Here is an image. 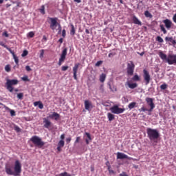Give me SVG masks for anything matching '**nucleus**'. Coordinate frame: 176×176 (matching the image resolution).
Segmentation results:
<instances>
[{
    "label": "nucleus",
    "mask_w": 176,
    "mask_h": 176,
    "mask_svg": "<svg viewBox=\"0 0 176 176\" xmlns=\"http://www.w3.org/2000/svg\"><path fill=\"white\" fill-rule=\"evenodd\" d=\"M12 57H13V58L14 60L15 63L17 65V68H19V58H18V57L15 54L12 55Z\"/></svg>",
    "instance_id": "30"
},
{
    "label": "nucleus",
    "mask_w": 176,
    "mask_h": 176,
    "mask_svg": "<svg viewBox=\"0 0 176 176\" xmlns=\"http://www.w3.org/2000/svg\"><path fill=\"white\" fill-rule=\"evenodd\" d=\"M17 98L19 99V100H22V98H23V93H19L17 94Z\"/></svg>",
    "instance_id": "41"
},
{
    "label": "nucleus",
    "mask_w": 176,
    "mask_h": 176,
    "mask_svg": "<svg viewBox=\"0 0 176 176\" xmlns=\"http://www.w3.org/2000/svg\"><path fill=\"white\" fill-rule=\"evenodd\" d=\"M14 130L16 133H20L21 132V129H20L19 126H18L16 125H14Z\"/></svg>",
    "instance_id": "40"
},
{
    "label": "nucleus",
    "mask_w": 176,
    "mask_h": 176,
    "mask_svg": "<svg viewBox=\"0 0 176 176\" xmlns=\"http://www.w3.org/2000/svg\"><path fill=\"white\" fill-rule=\"evenodd\" d=\"M64 145H65L64 140H60L58 144V146L63 148Z\"/></svg>",
    "instance_id": "34"
},
{
    "label": "nucleus",
    "mask_w": 176,
    "mask_h": 176,
    "mask_svg": "<svg viewBox=\"0 0 176 176\" xmlns=\"http://www.w3.org/2000/svg\"><path fill=\"white\" fill-rule=\"evenodd\" d=\"M47 118L58 121L60 118V115L56 112H53L52 114L49 115Z\"/></svg>",
    "instance_id": "15"
},
{
    "label": "nucleus",
    "mask_w": 176,
    "mask_h": 176,
    "mask_svg": "<svg viewBox=\"0 0 176 176\" xmlns=\"http://www.w3.org/2000/svg\"><path fill=\"white\" fill-rule=\"evenodd\" d=\"M116 53L115 52H111L109 54V57H113V56H116Z\"/></svg>",
    "instance_id": "53"
},
{
    "label": "nucleus",
    "mask_w": 176,
    "mask_h": 176,
    "mask_svg": "<svg viewBox=\"0 0 176 176\" xmlns=\"http://www.w3.org/2000/svg\"><path fill=\"white\" fill-rule=\"evenodd\" d=\"M100 90L102 91H104V85H101Z\"/></svg>",
    "instance_id": "62"
},
{
    "label": "nucleus",
    "mask_w": 176,
    "mask_h": 176,
    "mask_svg": "<svg viewBox=\"0 0 176 176\" xmlns=\"http://www.w3.org/2000/svg\"><path fill=\"white\" fill-rule=\"evenodd\" d=\"M135 65L133 61H130L127 64V68H126V72H127V75L129 76H132L134 74V70H135Z\"/></svg>",
    "instance_id": "5"
},
{
    "label": "nucleus",
    "mask_w": 176,
    "mask_h": 176,
    "mask_svg": "<svg viewBox=\"0 0 176 176\" xmlns=\"http://www.w3.org/2000/svg\"><path fill=\"white\" fill-rule=\"evenodd\" d=\"M165 41L168 43L169 45L172 43L173 45H175L176 41L173 38V37H166Z\"/></svg>",
    "instance_id": "18"
},
{
    "label": "nucleus",
    "mask_w": 176,
    "mask_h": 176,
    "mask_svg": "<svg viewBox=\"0 0 176 176\" xmlns=\"http://www.w3.org/2000/svg\"><path fill=\"white\" fill-rule=\"evenodd\" d=\"M25 70L28 72H30L32 71V69L30 67V66L27 65L25 67Z\"/></svg>",
    "instance_id": "50"
},
{
    "label": "nucleus",
    "mask_w": 176,
    "mask_h": 176,
    "mask_svg": "<svg viewBox=\"0 0 176 176\" xmlns=\"http://www.w3.org/2000/svg\"><path fill=\"white\" fill-rule=\"evenodd\" d=\"M133 21L137 25H142V22L135 16H133Z\"/></svg>",
    "instance_id": "20"
},
{
    "label": "nucleus",
    "mask_w": 176,
    "mask_h": 176,
    "mask_svg": "<svg viewBox=\"0 0 176 176\" xmlns=\"http://www.w3.org/2000/svg\"><path fill=\"white\" fill-rule=\"evenodd\" d=\"M136 105H137V102H131V103L129 104L128 107H129V109L130 110H131V109L135 108V107H136Z\"/></svg>",
    "instance_id": "26"
},
{
    "label": "nucleus",
    "mask_w": 176,
    "mask_h": 176,
    "mask_svg": "<svg viewBox=\"0 0 176 176\" xmlns=\"http://www.w3.org/2000/svg\"><path fill=\"white\" fill-rule=\"evenodd\" d=\"M110 111L112 113L119 115L125 111V109L120 108L118 105H114L111 107Z\"/></svg>",
    "instance_id": "7"
},
{
    "label": "nucleus",
    "mask_w": 176,
    "mask_h": 176,
    "mask_svg": "<svg viewBox=\"0 0 176 176\" xmlns=\"http://www.w3.org/2000/svg\"><path fill=\"white\" fill-rule=\"evenodd\" d=\"M80 140V136L77 137L75 141V144H78Z\"/></svg>",
    "instance_id": "52"
},
{
    "label": "nucleus",
    "mask_w": 176,
    "mask_h": 176,
    "mask_svg": "<svg viewBox=\"0 0 176 176\" xmlns=\"http://www.w3.org/2000/svg\"><path fill=\"white\" fill-rule=\"evenodd\" d=\"M85 32H86V34H90V32H89V30H88V29H86L85 30Z\"/></svg>",
    "instance_id": "64"
},
{
    "label": "nucleus",
    "mask_w": 176,
    "mask_h": 176,
    "mask_svg": "<svg viewBox=\"0 0 176 176\" xmlns=\"http://www.w3.org/2000/svg\"><path fill=\"white\" fill-rule=\"evenodd\" d=\"M34 107H37L38 106V108L40 109H43V104L41 101H36L34 102Z\"/></svg>",
    "instance_id": "21"
},
{
    "label": "nucleus",
    "mask_w": 176,
    "mask_h": 176,
    "mask_svg": "<svg viewBox=\"0 0 176 176\" xmlns=\"http://www.w3.org/2000/svg\"><path fill=\"white\" fill-rule=\"evenodd\" d=\"M108 85L109 87V89L111 92H116L117 91V87L115 85H111L110 83H108Z\"/></svg>",
    "instance_id": "24"
},
{
    "label": "nucleus",
    "mask_w": 176,
    "mask_h": 176,
    "mask_svg": "<svg viewBox=\"0 0 176 176\" xmlns=\"http://www.w3.org/2000/svg\"><path fill=\"white\" fill-rule=\"evenodd\" d=\"M71 27H72V29H71V31H70V34H71V35H74L75 34L74 26L73 25H72Z\"/></svg>",
    "instance_id": "38"
},
{
    "label": "nucleus",
    "mask_w": 176,
    "mask_h": 176,
    "mask_svg": "<svg viewBox=\"0 0 176 176\" xmlns=\"http://www.w3.org/2000/svg\"><path fill=\"white\" fill-rule=\"evenodd\" d=\"M28 36H29V38H33V36H34V33L33 32H30Z\"/></svg>",
    "instance_id": "42"
},
{
    "label": "nucleus",
    "mask_w": 176,
    "mask_h": 176,
    "mask_svg": "<svg viewBox=\"0 0 176 176\" xmlns=\"http://www.w3.org/2000/svg\"><path fill=\"white\" fill-rule=\"evenodd\" d=\"M80 65V63H76L74 65V67H73V73L74 74H77Z\"/></svg>",
    "instance_id": "22"
},
{
    "label": "nucleus",
    "mask_w": 176,
    "mask_h": 176,
    "mask_svg": "<svg viewBox=\"0 0 176 176\" xmlns=\"http://www.w3.org/2000/svg\"><path fill=\"white\" fill-rule=\"evenodd\" d=\"M5 71L8 73L10 72V65H6L5 67Z\"/></svg>",
    "instance_id": "39"
},
{
    "label": "nucleus",
    "mask_w": 176,
    "mask_h": 176,
    "mask_svg": "<svg viewBox=\"0 0 176 176\" xmlns=\"http://www.w3.org/2000/svg\"><path fill=\"white\" fill-rule=\"evenodd\" d=\"M62 36H63V38H65V36H66V31H65V29L63 30V32H62Z\"/></svg>",
    "instance_id": "51"
},
{
    "label": "nucleus",
    "mask_w": 176,
    "mask_h": 176,
    "mask_svg": "<svg viewBox=\"0 0 176 176\" xmlns=\"http://www.w3.org/2000/svg\"><path fill=\"white\" fill-rule=\"evenodd\" d=\"M69 67L68 66H63L62 67V71L63 72H66L68 69Z\"/></svg>",
    "instance_id": "48"
},
{
    "label": "nucleus",
    "mask_w": 176,
    "mask_h": 176,
    "mask_svg": "<svg viewBox=\"0 0 176 176\" xmlns=\"http://www.w3.org/2000/svg\"><path fill=\"white\" fill-rule=\"evenodd\" d=\"M144 15L147 18H150V19L153 18V14L148 10L145 11Z\"/></svg>",
    "instance_id": "29"
},
{
    "label": "nucleus",
    "mask_w": 176,
    "mask_h": 176,
    "mask_svg": "<svg viewBox=\"0 0 176 176\" xmlns=\"http://www.w3.org/2000/svg\"><path fill=\"white\" fill-rule=\"evenodd\" d=\"M60 139H61L60 140H63V141L65 139V134L64 133L60 135Z\"/></svg>",
    "instance_id": "57"
},
{
    "label": "nucleus",
    "mask_w": 176,
    "mask_h": 176,
    "mask_svg": "<svg viewBox=\"0 0 176 176\" xmlns=\"http://www.w3.org/2000/svg\"><path fill=\"white\" fill-rule=\"evenodd\" d=\"M58 176H72L71 174H69L67 172H63L58 175Z\"/></svg>",
    "instance_id": "32"
},
{
    "label": "nucleus",
    "mask_w": 176,
    "mask_h": 176,
    "mask_svg": "<svg viewBox=\"0 0 176 176\" xmlns=\"http://www.w3.org/2000/svg\"><path fill=\"white\" fill-rule=\"evenodd\" d=\"M5 171L8 175L20 176L22 171L21 162L19 160H16L14 162V167L9 164H6L5 166Z\"/></svg>",
    "instance_id": "1"
},
{
    "label": "nucleus",
    "mask_w": 176,
    "mask_h": 176,
    "mask_svg": "<svg viewBox=\"0 0 176 176\" xmlns=\"http://www.w3.org/2000/svg\"><path fill=\"white\" fill-rule=\"evenodd\" d=\"M28 54V52L27 50H24L23 54H21L22 57H25Z\"/></svg>",
    "instance_id": "47"
},
{
    "label": "nucleus",
    "mask_w": 176,
    "mask_h": 176,
    "mask_svg": "<svg viewBox=\"0 0 176 176\" xmlns=\"http://www.w3.org/2000/svg\"><path fill=\"white\" fill-rule=\"evenodd\" d=\"M61 148H62L61 146H58L57 150H58V152L61 151Z\"/></svg>",
    "instance_id": "60"
},
{
    "label": "nucleus",
    "mask_w": 176,
    "mask_h": 176,
    "mask_svg": "<svg viewBox=\"0 0 176 176\" xmlns=\"http://www.w3.org/2000/svg\"><path fill=\"white\" fill-rule=\"evenodd\" d=\"M49 19L50 20V28L51 30H52L53 31L57 27V20L58 18L57 17H49Z\"/></svg>",
    "instance_id": "8"
},
{
    "label": "nucleus",
    "mask_w": 176,
    "mask_h": 176,
    "mask_svg": "<svg viewBox=\"0 0 176 176\" xmlns=\"http://www.w3.org/2000/svg\"><path fill=\"white\" fill-rule=\"evenodd\" d=\"M74 78L75 80H78L77 74H74Z\"/></svg>",
    "instance_id": "58"
},
{
    "label": "nucleus",
    "mask_w": 176,
    "mask_h": 176,
    "mask_svg": "<svg viewBox=\"0 0 176 176\" xmlns=\"http://www.w3.org/2000/svg\"><path fill=\"white\" fill-rule=\"evenodd\" d=\"M85 141H86L87 145H89V140H88V139H86Z\"/></svg>",
    "instance_id": "63"
},
{
    "label": "nucleus",
    "mask_w": 176,
    "mask_h": 176,
    "mask_svg": "<svg viewBox=\"0 0 176 176\" xmlns=\"http://www.w3.org/2000/svg\"><path fill=\"white\" fill-rule=\"evenodd\" d=\"M39 11L41 14H45V6L43 5L41 8V9H39Z\"/></svg>",
    "instance_id": "33"
},
{
    "label": "nucleus",
    "mask_w": 176,
    "mask_h": 176,
    "mask_svg": "<svg viewBox=\"0 0 176 176\" xmlns=\"http://www.w3.org/2000/svg\"><path fill=\"white\" fill-rule=\"evenodd\" d=\"M127 85L131 89H135L138 87V84L136 82L131 83L129 82H127Z\"/></svg>",
    "instance_id": "19"
},
{
    "label": "nucleus",
    "mask_w": 176,
    "mask_h": 176,
    "mask_svg": "<svg viewBox=\"0 0 176 176\" xmlns=\"http://www.w3.org/2000/svg\"><path fill=\"white\" fill-rule=\"evenodd\" d=\"M71 141H72L71 138H68L66 139V142H67V144H69Z\"/></svg>",
    "instance_id": "55"
},
{
    "label": "nucleus",
    "mask_w": 176,
    "mask_h": 176,
    "mask_svg": "<svg viewBox=\"0 0 176 176\" xmlns=\"http://www.w3.org/2000/svg\"><path fill=\"white\" fill-rule=\"evenodd\" d=\"M149 109L145 108L144 107H142L141 109H139V111L141 112H145L148 111V112Z\"/></svg>",
    "instance_id": "37"
},
{
    "label": "nucleus",
    "mask_w": 176,
    "mask_h": 176,
    "mask_svg": "<svg viewBox=\"0 0 176 176\" xmlns=\"http://www.w3.org/2000/svg\"><path fill=\"white\" fill-rule=\"evenodd\" d=\"M40 56H39V57H40V58H43V56H44V50H41V51H40Z\"/></svg>",
    "instance_id": "44"
},
{
    "label": "nucleus",
    "mask_w": 176,
    "mask_h": 176,
    "mask_svg": "<svg viewBox=\"0 0 176 176\" xmlns=\"http://www.w3.org/2000/svg\"><path fill=\"white\" fill-rule=\"evenodd\" d=\"M120 176H129L126 172H122V173L120 174Z\"/></svg>",
    "instance_id": "54"
},
{
    "label": "nucleus",
    "mask_w": 176,
    "mask_h": 176,
    "mask_svg": "<svg viewBox=\"0 0 176 176\" xmlns=\"http://www.w3.org/2000/svg\"><path fill=\"white\" fill-rule=\"evenodd\" d=\"M3 46H4V47H6V48L7 49L8 51L10 52V53H11V54H12V56H14V55L15 54H14V52L12 51L10 47H8L7 45H3Z\"/></svg>",
    "instance_id": "35"
},
{
    "label": "nucleus",
    "mask_w": 176,
    "mask_h": 176,
    "mask_svg": "<svg viewBox=\"0 0 176 176\" xmlns=\"http://www.w3.org/2000/svg\"><path fill=\"white\" fill-rule=\"evenodd\" d=\"M102 63V60H99L96 63V67H100V65Z\"/></svg>",
    "instance_id": "49"
},
{
    "label": "nucleus",
    "mask_w": 176,
    "mask_h": 176,
    "mask_svg": "<svg viewBox=\"0 0 176 176\" xmlns=\"http://www.w3.org/2000/svg\"><path fill=\"white\" fill-rule=\"evenodd\" d=\"M159 56H160V58H162V60L163 61H166V63H167V61H168V56H167L166 54H164L162 51L160 52Z\"/></svg>",
    "instance_id": "17"
},
{
    "label": "nucleus",
    "mask_w": 176,
    "mask_h": 176,
    "mask_svg": "<svg viewBox=\"0 0 176 176\" xmlns=\"http://www.w3.org/2000/svg\"><path fill=\"white\" fill-rule=\"evenodd\" d=\"M143 78L146 85H149L151 80V74H149V72L146 69L143 70Z\"/></svg>",
    "instance_id": "6"
},
{
    "label": "nucleus",
    "mask_w": 176,
    "mask_h": 176,
    "mask_svg": "<svg viewBox=\"0 0 176 176\" xmlns=\"http://www.w3.org/2000/svg\"><path fill=\"white\" fill-rule=\"evenodd\" d=\"M109 172L110 174H115V172H114L113 170H111H111H109Z\"/></svg>",
    "instance_id": "61"
},
{
    "label": "nucleus",
    "mask_w": 176,
    "mask_h": 176,
    "mask_svg": "<svg viewBox=\"0 0 176 176\" xmlns=\"http://www.w3.org/2000/svg\"><path fill=\"white\" fill-rule=\"evenodd\" d=\"M167 87H168V85L166 83H164L163 85H161L160 89L162 90H166Z\"/></svg>",
    "instance_id": "36"
},
{
    "label": "nucleus",
    "mask_w": 176,
    "mask_h": 176,
    "mask_svg": "<svg viewBox=\"0 0 176 176\" xmlns=\"http://www.w3.org/2000/svg\"><path fill=\"white\" fill-rule=\"evenodd\" d=\"M157 41H158V42H160V43H162V42H164L163 38H162L161 36H157Z\"/></svg>",
    "instance_id": "45"
},
{
    "label": "nucleus",
    "mask_w": 176,
    "mask_h": 176,
    "mask_svg": "<svg viewBox=\"0 0 176 176\" xmlns=\"http://www.w3.org/2000/svg\"><path fill=\"white\" fill-rule=\"evenodd\" d=\"M107 117L110 122L113 121L115 119V116L111 113H108Z\"/></svg>",
    "instance_id": "28"
},
{
    "label": "nucleus",
    "mask_w": 176,
    "mask_h": 176,
    "mask_svg": "<svg viewBox=\"0 0 176 176\" xmlns=\"http://www.w3.org/2000/svg\"><path fill=\"white\" fill-rule=\"evenodd\" d=\"M146 101L148 103V106L151 107V108L148 110V112H152V111L155 108V104L153 103V100L151 98H146Z\"/></svg>",
    "instance_id": "13"
},
{
    "label": "nucleus",
    "mask_w": 176,
    "mask_h": 176,
    "mask_svg": "<svg viewBox=\"0 0 176 176\" xmlns=\"http://www.w3.org/2000/svg\"><path fill=\"white\" fill-rule=\"evenodd\" d=\"M117 159L118 160H124V159L131 160V157H129L127 155L123 153L118 152Z\"/></svg>",
    "instance_id": "14"
},
{
    "label": "nucleus",
    "mask_w": 176,
    "mask_h": 176,
    "mask_svg": "<svg viewBox=\"0 0 176 176\" xmlns=\"http://www.w3.org/2000/svg\"><path fill=\"white\" fill-rule=\"evenodd\" d=\"M163 23L165 24V27L167 28V30H170L173 23L170 19H165L163 21Z\"/></svg>",
    "instance_id": "16"
},
{
    "label": "nucleus",
    "mask_w": 176,
    "mask_h": 176,
    "mask_svg": "<svg viewBox=\"0 0 176 176\" xmlns=\"http://www.w3.org/2000/svg\"><path fill=\"white\" fill-rule=\"evenodd\" d=\"M85 135H87L89 140L91 141V135L89 133L85 132Z\"/></svg>",
    "instance_id": "46"
},
{
    "label": "nucleus",
    "mask_w": 176,
    "mask_h": 176,
    "mask_svg": "<svg viewBox=\"0 0 176 176\" xmlns=\"http://www.w3.org/2000/svg\"><path fill=\"white\" fill-rule=\"evenodd\" d=\"M3 36H6V38H8V34L7 32H4L3 33Z\"/></svg>",
    "instance_id": "56"
},
{
    "label": "nucleus",
    "mask_w": 176,
    "mask_h": 176,
    "mask_svg": "<svg viewBox=\"0 0 176 176\" xmlns=\"http://www.w3.org/2000/svg\"><path fill=\"white\" fill-rule=\"evenodd\" d=\"M30 141L39 148H41L45 145V142L42 141V139L36 135L32 136L30 138Z\"/></svg>",
    "instance_id": "3"
},
{
    "label": "nucleus",
    "mask_w": 176,
    "mask_h": 176,
    "mask_svg": "<svg viewBox=\"0 0 176 176\" xmlns=\"http://www.w3.org/2000/svg\"><path fill=\"white\" fill-rule=\"evenodd\" d=\"M148 138L151 142H155V140H158L160 137V133L157 129L148 128L147 129Z\"/></svg>",
    "instance_id": "2"
},
{
    "label": "nucleus",
    "mask_w": 176,
    "mask_h": 176,
    "mask_svg": "<svg viewBox=\"0 0 176 176\" xmlns=\"http://www.w3.org/2000/svg\"><path fill=\"white\" fill-rule=\"evenodd\" d=\"M173 21H174L175 23H176V14L173 16Z\"/></svg>",
    "instance_id": "59"
},
{
    "label": "nucleus",
    "mask_w": 176,
    "mask_h": 176,
    "mask_svg": "<svg viewBox=\"0 0 176 176\" xmlns=\"http://www.w3.org/2000/svg\"><path fill=\"white\" fill-rule=\"evenodd\" d=\"M131 80L133 81V82H140V77L138 76V74H135L134 75V76L131 78Z\"/></svg>",
    "instance_id": "23"
},
{
    "label": "nucleus",
    "mask_w": 176,
    "mask_h": 176,
    "mask_svg": "<svg viewBox=\"0 0 176 176\" xmlns=\"http://www.w3.org/2000/svg\"><path fill=\"white\" fill-rule=\"evenodd\" d=\"M93 108H94V105L92 104V102L90 100H85V109L86 111H91Z\"/></svg>",
    "instance_id": "10"
},
{
    "label": "nucleus",
    "mask_w": 176,
    "mask_h": 176,
    "mask_svg": "<svg viewBox=\"0 0 176 176\" xmlns=\"http://www.w3.org/2000/svg\"><path fill=\"white\" fill-rule=\"evenodd\" d=\"M160 30L162 32H164V34H167V31L165 29V27L164 25H160Z\"/></svg>",
    "instance_id": "31"
},
{
    "label": "nucleus",
    "mask_w": 176,
    "mask_h": 176,
    "mask_svg": "<svg viewBox=\"0 0 176 176\" xmlns=\"http://www.w3.org/2000/svg\"><path fill=\"white\" fill-rule=\"evenodd\" d=\"M67 52V48H64L63 50L62 54L60 56V58L59 59L58 65H61L62 63H64V61L66 58Z\"/></svg>",
    "instance_id": "12"
},
{
    "label": "nucleus",
    "mask_w": 176,
    "mask_h": 176,
    "mask_svg": "<svg viewBox=\"0 0 176 176\" xmlns=\"http://www.w3.org/2000/svg\"><path fill=\"white\" fill-rule=\"evenodd\" d=\"M169 65H173L176 64V55L175 54H169L168 56L167 62Z\"/></svg>",
    "instance_id": "9"
},
{
    "label": "nucleus",
    "mask_w": 176,
    "mask_h": 176,
    "mask_svg": "<svg viewBox=\"0 0 176 176\" xmlns=\"http://www.w3.org/2000/svg\"><path fill=\"white\" fill-rule=\"evenodd\" d=\"M4 108L6 110L10 111V115L12 117H14L16 116L15 111L14 110L10 109L9 107L4 106Z\"/></svg>",
    "instance_id": "25"
},
{
    "label": "nucleus",
    "mask_w": 176,
    "mask_h": 176,
    "mask_svg": "<svg viewBox=\"0 0 176 176\" xmlns=\"http://www.w3.org/2000/svg\"><path fill=\"white\" fill-rule=\"evenodd\" d=\"M21 80L24 82H28L29 81L28 77L27 76L22 77Z\"/></svg>",
    "instance_id": "43"
},
{
    "label": "nucleus",
    "mask_w": 176,
    "mask_h": 176,
    "mask_svg": "<svg viewBox=\"0 0 176 176\" xmlns=\"http://www.w3.org/2000/svg\"><path fill=\"white\" fill-rule=\"evenodd\" d=\"M19 81L17 80H8L6 82L7 89L8 91L12 93L13 91V87L12 86L16 85Z\"/></svg>",
    "instance_id": "4"
},
{
    "label": "nucleus",
    "mask_w": 176,
    "mask_h": 176,
    "mask_svg": "<svg viewBox=\"0 0 176 176\" xmlns=\"http://www.w3.org/2000/svg\"><path fill=\"white\" fill-rule=\"evenodd\" d=\"M43 122L44 128L47 129H49L52 125L48 117L43 118Z\"/></svg>",
    "instance_id": "11"
},
{
    "label": "nucleus",
    "mask_w": 176,
    "mask_h": 176,
    "mask_svg": "<svg viewBox=\"0 0 176 176\" xmlns=\"http://www.w3.org/2000/svg\"><path fill=\"white\" fill-rule=\"evenodd\" d=\"M105 79H106V74H102L100 76V82L101 83H104V82L105 81Z\"/></svg>",
    "instance_id": "27"
}]
</instances>
